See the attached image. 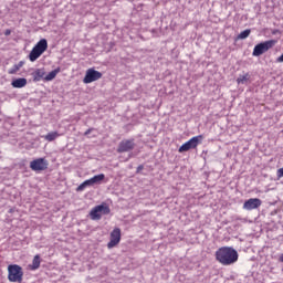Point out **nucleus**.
<instances>
[{
  "mask_svg": "<svg viewBox=\"0 0 283 283\" xmlns=\"http://www.w3.org/2000/svg\"><path fill=\"white\" fill-rule=\"evenodd\" d=\"M10 34H12V31H11L10 29H7V30L4 31V35H6V36H10Z\"/></svg>",
  "mask_w": 283,
  "mask_h": 283,
  "instance_id": "5701e85b",
  "label": "nucleus"
},
{
  "mask_svg": "<svg viewBox=\"0 0 283 283\" xmlns=\"http://www.w3.org/2000/svg\"><path fill=\"white\" fill-rule=\"evenodd\" d=\"M8 272L9 282H23V269L21 268V265H9Z\"/></svg>",
  "mask_w": 283,
  "mask_h": 283,
  "instance_id": "7ed1b4c3",
  "label": "nucleus"
},
{
  "mask_svg": "<svg viewBox=\"0 0 283 283\" xmlns=\"http://www.w3.org/2000/svg\"><path fill=\"white\" fill-rule=\"evenodd\" d=\"M34 83H39L45 76V69H36L31 73Z\"/></svg>",
  "mask_w": 283,
  "mask_h": 283,
  "instance_id": "f8f14e48",
  "label": "nucleus"
},
{
  "mask_svg": "<svg viewBox=\"0 0 283 283\" xmlns=\"http://www.w3.org/2000/svg\"><path fill=\"white\" fill-rule=\"evenodd\" d=\"M201 140H202V135H198L190 138L188 142H186L179 147L178 149L179 154H185V151H189V149H196L198 145L201 143Z\"/></svg>",
  "mask_w": 283,
  "mask_h": 283,
  "instance_id": "423d86ee",
  "label": "nucleus"
},
{
  "mask_svg": "<svg viewBox=\"0 0 283 283\" xmlns=\"http://www.w3.org/2000/svg\"><path fill=\"white\" fill-rule=\"evenodd\" d=\"M216 260L222 266H231V264H235L240 254H238V250L233 249L232 247H222L216 251Z\"/></svg>",
  "mask_w": 283,
  "mask_h": 283,
  "instance_id": "f257e3e1",
  "label": "nucleus"
},
{
  "mask_svg": "<svg viewBox=\"0 0 283 283\" xmlns=\"http://www.w3.org/2000/svg\"><path fill=\"white\" fill-rule=\"evenodd\" d=\"M32 171H45L48 169V160L44 158H38L30 163Z\"/></svg>",
  "mask_w": 283,
  "mask_h": 283,
  "instance_id": "1a4fd4ad",
  "label": "nucleus"
},
{
  "mask_svg": "<svg viewBox=\"0 0 283 283\" xmlns=\"http://www.w3.org/2000/svg\"><path fill=\"white\" fill-rule=\"evenodd\" d=\"M277 63H283V54L276 59Z\"/></svg>",
  "mask_w": 283,
  "mask_h": 283,
  "instance_id": "393cba45",
  "label": "nucleus"
},
{
  "mask_svg": "<svg viewBox=\"0 0 283 283\" xmlns=\"http://www.w3.org/2000/svg\"><path fill=\"white\" fill-rule=\"evenodd\" d=\"M143 169H145V167H144L143 165H139V166L137 167V174L140 172V171H143Z\"/></svg>",
  "mask_w": 283,
  "mask_h": 283,
  "instance_id": "b1692460",
  "label": "nucleus"
},
{
  "mask_svg": "<svg viewBox=\"0 0 283 283\" xmlns=\"http://www.w3.org/2000/svg\"><path fill=\"white\" fill-rule=\"evenodd\" d=\"M41 266V255L36 254L32 261V271H36Z\"/></svg>",
  "mask_w": 283,
  "mask_h": 283,
  "instance_id": "6ab92c4d",
  "label": "nucleus"
},
{
  "mask_svg": "<svg viewBox=\"0 0 283 283\" xmlns=\"http://www.w3.org/2000/svg\"><path fill=\"white\" fill-rule=\"evenodd\" d=\"M91 180L93 185H101V182L105 180V175L104 174L95 175L94 177L91 178Z\"/></svg>",
  "mask_w": 283,
  "mask_h": 283,
  "instance_id": "a211bd4d",
  "label": "nucleus"
},
{
  "mask_svg": "<svg viewBox=\"0 0 283 283\" xmlns=\"http://www.w3.org/2000/svg\"><path fill=\"white\" fill-rule=\"evenodd\" d=\"M46 50H48V40L45 39L40 40L29 54V60L31 61V63H34V61H36Z\"/></svg>",
  "mask_w": 283,
  "mask_h": 283,
  "instance_id": "f03ea898",
  "label": "nucleus"
},
{
  "mask_svg": "<svg viewBox=\"0 0 283 283\" xmlns=\"http://www.w3.org/2000/svg\"><path fill=\"white\" fill-rule=\"evenodd\" d=\"M90 134H92V128H88V129L84 133V136H90Z\"/></svg>",
  "mask_w": 283,
  "mask_h": 283,
  "instance_id": "a878e982",
  "label": "nucleus"
},
{
  "mask_svg": "<svg viewBox=\"0 0 283 283\" xmlns=\"http://www.w3.org/2000/svg\"><path fill=\"white\" fill-rule=\"evenodd\" d=\"M61 72V69H55L53 71H51L45 77L44 80L46 81H54V78H56V74H59Z\"/></svg>",
  "mask_w": 283,
  "mask_h": 283,
  "instance_id": "aec40b11",
  "label": "nucleus"
},
{
  "mask_svg": "<svg viewBox=\"0 0 283 283\" xmlns=\"http://www.w3.org/2000/svg\"><path fill=\"white\" fill-rule=\"evenodd\" d=\"M250 35H251V29H247L238 35V39L240 40L249 39Z\"/></svg>",
  "mask_w": 283,
  "mask_h": 283,
  "instance_id": "412c9836",
  "label": "nucleus"
},
{
  "mask_svg": "<svg viewBox=\"0 0 283 283\" xmlns=\"http://www.w3.org/2000/svg\"><path fill=\"white\" fill-rule=\"evenodd\" d=\"M279 261L283 262V253L280 255Z\"/></svg>",
  "mask_w": 283,
  "mask_h": 283,
  "instance_id": "bb28decb",
  "label": "nucleus"
},
{
  "mask_svg": "<svg viewBox=\"0 0 283 283\" xmlns=\"http://www.w3.org/2000/svg\"><path fill=\"white\" fill-rule=\"evenodd\" d=\"M276 176L277 178H283V168L277 169Z\"/></svg>",
  "mask_w": 283,
  "mask_h": 283,
  "instance_id": "4be33fe9",
  "label": "nucleus"
},
{
  "mask_svg": "<svg viewBox=\"0 0 283 283\" xmlns=\"http://www.w3.org/2000/svg\"><path fill=\"white\" fill-rule=\"evenodd\" d=\"M111 212H112V210L109 209V206L98 205V206H95L91 210L90 217L93 220H101V218H103V216H109Z\"/></svg>",
  "mask_w": 283,
  "mask_h": 283,
  "instance_id": "20e7f679",
  "label": "nucleus"
},
{
  "mask_svg": "<svg viewBox=\"0 0 283 283\" xmlns=\"http://www.w3.org/2000/svg\"><path fill=\"white\" fill-rule=\"evenodd\" d=\"M25 65V62L20 61L18 64H14L11 69H9L8 74H17L21 67Z\"/></svg>",
  "mask_w": 283,
  "mask_h": 283,
  "instance_id": "2eb2a0df",
  "label": "nucleus"
},
{
  "mask_svg": "<svg viewBox=\"0 0 283 283\" xmlns=\"http://www.w3.org/2000/svg\"><path fill=\"white\" fill-rule=\"evenodd\" d=\"M120 242V228H115L111 232V240L107 243V249H114V247L118 245Z\"/></svg>",
  "mask_w": 283,
  "mask_h": 283,
  "instance_id": "9d476101",
  "label": "nucleus"
},
{
  "mask_svg": "<svg viewBox=\"0 0 283 283\" xmlns=\"http://www.w3.org/2000/svg\"><path fill=\"white\" fill-rule=\"evenodd\" d=\"M275 43V40H269L256 44L253 49L252 56H262V54H264V52H269V50H271Z\"/></svg>",
  "mask_w": 283,
  "mask_h": 283,
  "instance_id": "39448f33",
  "label": "nucleus"
},
{
  "mask_svg": "<svg viewBox=\"0 0 283 283\" xmlns=\"http://www.w3.org/2000/svg\"><path fill=\"white\" fill-rule=\"evenodd\" d=\"M12 87L15 90H21V87H25L28 85V80L25 77H19L11 82Z\"/></svg>",
  "mask_w": 283,
  "mask_h": 283,
  "instance_id": "ddd939ff",
  "label": "nucleus"
},
{
  "mask_svg": "<svg viewBox=\"0 0 283 283\" xmlns=\"http://www.w3.org/2000/svg\"><path fill=\"white\" fill-rule=\"evenodd\" d=\"M101 78H103V73H101L94 69H88L84 76L83 83L90 84V83H94V81H98Z\"/></svg>",
  "mask_w": 283,
  "mask_h": 283,
  "instance_id": "6e6552de",
  "label": "nucleus"
},
{
  "mask_svg": "<svg viewBox=\"0 0 283 283\" xmlns=\"http://www.w3.org/2000/svg\"><path fill=\"white\" fill-rule=\"evenodd\" d=\"M237 83L238 85H248L249 83H251V74L249 73L240 74L237 78Z\"/></svg>",
  "mask_w": 283,
  "mask_h": 283,
  "instance_id": "4468645a",
  "label": "nucleus"
},
{
  "mask_svg": "<svg viewBox=\"0 0 283 283\" xmlns=\"http://www.w3.org/2000/svg\"><path fill=\"white\" fill-rule=\"evenodd\" d=\"M59 136H61V134H59V132H51L48 133L44 138L48 140V143H52L54 140H56V138H59Z\"/></svg>",
  "mask_w": 283,
  "mask_h": 283,
  "instance_id": "f3484780",
  "label": "nucleus"
},
{
  "mask_svg": "<svg viewBox=\"0 0 283 283\" xmlns=\"http://www.w3.org/2000/svg\"><path fill=\"white\" fill-rule=\"evenodd\" d=\"M136 148V142L134 139H124L119 143L117 147L118 154H125L127 151H134Z\"/></svg>",
  "mask_w": 283,
  "mask_h": 283,
  "instance_id": "0eeeda50",
  "label": "nucleus"
},
{
  "mask_svg": "<svg viewBox=\"0 0 283 283\" xmlns=\"http://www.w3.org/2000/svg\"><path fill=\"white\" fill-rule=\"evenodd\" d=\"M259 207H262V200L258 198L248 199L243 203V209H245V211H253V209H259Z\"/></svg>",
  "mask_w": 283,
  "mask_h": 283,
  "instance_id": "9b49d317",
  "label": "nucleus"
},
{
  "mask_svg": "<svg viewBox=\"0 0 283 283\" xmlns=\"http://www.w3.org/2000/svg\"><path fill=\"white\" fill-rule=\"evenodd\" d=\"M94 186L92 178L83 181L77 188L76 191H85L86 187Z\"/></svg>",
  "mask_w": 283,
  "mask_h": 283,
  "instance_id": "dca6fc26",
  "label": "nucleus"
}]
</instances>
